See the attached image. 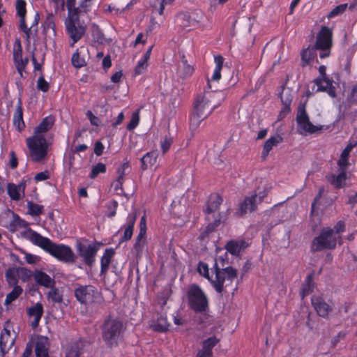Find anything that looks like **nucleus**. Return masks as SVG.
<instances>
[{
	"mask_svg": "<svg viewBox=\"0 0 357 357\" xmlns=\"http://www.w3.org/2000/svg\"><path fill=\"white\" fill-rule=\"evenodd\" d=\"M228 261L223 257L220 256L215 259L214 264L211 267V272L215 273V277L210 275L208 265L203 261L197 264L198 273L208 280L215 290L222 294L224 290V283L226 280L233 281L237 277V271L232 266H225Z\"/></svg>",
	"mask_w": 357,
	"mask_h": 357,
	"instance_id": "nucleus-1",
	"label": "nucleus"
},
{
	"mask_svg": "<svg viewBox=\"0 0 357 357\" xmlns=\"http://www.w3.org/2000/svg\"><path fill=\"white\" fill-rule=\"evenodd\" d=\"M54 123L52 116L45 117L35 128L33 135L26 139V144L33 162H39L47 155L48 143L43 134L48 132L53 126Z\"/></svg>",
	"mask_w": 357,
	"mask_h": 357,
	"instance_id": "nucleus-2",
	"label": "nucleus"
},
{
	"mask_svg": "<svg viewBox=\"0 0 357 357\" xmlns=\"http://www.w3.org/2000/svg\"><path fill=\"white\" fill-rule=\"evenodd\" d=\"M29 233L30 234L27 238L33 245L40 247L59 261L64 263L75 261L76 256L70 246L54 243L47 237L43 236L36 231L30 230Z\"/></svg>",
	"mask_w": 357,
	"mask_h": 357,
	"instance_id": "nucleus-3",
	"label": "nucleus"
},
{
	"mask_svg": "<svg viewBox=\"0 0 357 357\" xmlns=\"http://www.w3.org/2000/svg\"><path fill=\"white\" fill-rule=\"evenodd\" d=\"M188 308L196 314L206 316L209 312V299L204 291L197 284H192L186 291Z\"/></svg>",
	"mask_w": 357,
	"mask_h": 357,
	"instance_id": "nucleus-4",
	"label": "nucleus"
},
{
	"mask_svg": "<svg viewBox=\"0 0 357 357\" xmlns=\"http://www.w3.org/2000/svg\"><path fill=\"white\" fill-rule=\"evenodd\" d=\"M124 329L123 323L120 319L108 316L101 326L102 337L106 345L108 347L116 346Z\"/></svg>",
	"mask_w": 357,
	"mask_h": 357,
	"instance_id": "nucleus-5",
	"label": "nucleus"
},
{
	"mask_svg": "<svg viewBox=\"0 0 357 357\" xmlns=\"http://www.w3.org/2000/svg\"><path fill=\"white\" fill-rule=\"evenodd\" d=\"M211 95L205 89L204 95H199L196 98L194 102V111L192 117L190 120V127H194L196 129L201 123V122L206 119L213 111L216 108L217 106L214 105L208 113H206V110L208 109L211 100L209 98Z\"/></svg>",
	"mask_w": 357,
	"mask_h": 357,
	"instance_id": "nucleus-6",
	"label": "nucleus"
},
{
	"mask_svg": "<svg viewBox=\"0 0 357 357\" xmlns=\"http://www.w3.org/2000/svg\"><path fill=\"white\" fill-rule=\"evenodd\" d=\"M77 301L82 305L89 306L103 300L101 293L91 284H77L73 290Z\"/></svg>",
	"mask_w": 357,
	"mask_h": 357,
	"instance_id": "nucleus-7",
	"label": "nucleus"
},
{
	"mask_svg": "<svg viewBox=\"0 0 357 357\" xmlns=\"http://www.w3.org/2000/svg\"><path fill=\"white\" fill-rule=\"evenodd\" d=\"M337 245V238L333 236L331 227H324L319 234L314 237L310 245L312 252H321L324 250H334Z\"/></svg>",
	"mask_w": 357,
	"mask_h": 357,
	"instance_id": "nucleus-8",
	"label": "nucleus"
},
{
	"mask_svg": "<svg viewBox=\"0 0 357 357\" xmlns=\"http://www.w3.org/2000/svg\"><path fill=\"white\" fill-rule=\"evenodd\" d=\"M64 24L66 32L71 40L70 46L73 47L85 34L86 26L80 24L79 14L68 15Z\"/></svg>",
	"mask_w": 357,
	"mask_h": 357,
	"instance_id": "nucleus-9",
	"label": "nucleus"
},
{
	"mask_svg": "<svg viewBox=\"0 0 357 357\" xmlns=\"http://www.w3.org/2000/svg\"><path fill=\"white\" fill-rule=\"evenodd\" d=\"M296 120L298 129L305 132L313 134L317 131L321 130L323 128L322 126H315L310 122L304 104L299 105Z\"/></svg>",
	"mask_w": 357,
	"mask_h": 357,
	"instance_id": "nucleus-10",
	"label": "nucleus"
},
{
	"mask_svg": "<svg viewBox=\"0 0 357 357\" xmlns=\"http://www.w3.org/2000/svg\"><path fill=\"white\" fill-rule=\"evenodd\" d=\"M100 243L95 242L89 245L79 243L77 250L84 262L89 266H92L96 261V256L100 248Z\"/></svg>",
	"mask_w": 357,
	"mask_h": 357,
	"instance_id": "nucleus-11",
	"label": "nucleus"
},
{
	"mask_svg": "<svg viewBox=\"0 0 357 357\" xmlns=\"http://www.w3.org/2000/svg\"><path fill=\"white\" fill-rule=\"evenodd\" d=\"M333 33L329 27L326 26H321L317 36V40L314 45L315 49L319 50H331L332 47Z\"/></svg>",
	"mask_w": 357,
	"mask_h": 357,
	"instance_id": "nucleus-12",
	"label": "nucleus"
},
{
	"mask_svg": "<svg viewBox=\"0 0 357 357\" xmlns=\"http://www.w3.org/2000/svg\"><path fill=\"white\" fill-rule=\"evenodd\" d=\"M16 336L12 337L10 331L3 328L0 337V357H5L15 344Z\"/></svg>",
	"mask_w": 357,
	"mask_h": 357,
	"instance_id": "nucleus-13",
	"label": "nucleus"
},
{
	"mask_svg": "<svg viewBox=\"0 0 357 357\" xmlns=\"http://www.w3.org/2000/svg\"><path fill=\"white\" fill-rule=\"evenodd\" d=\"M257 198L256 193L250 197H245L238 205V208L236 212L237 215L243 217L248 213L255 211L257 208Z\"/></svg>",
	"mask_w": 357,
	"mask_h": 357,
	"instance_id": "nucleus-14",
	"label": "nucleus"
},
{
	"mask_svg": "<svg viewBox=\"0 0 357 357\" xmlns=\"http://www.w3.org/2000/svg\"><path fill=\"white\" fill-rule=\"evenodd\" d=\"M311 303L317 314L322 318H327L332 307L320 296H312Z\"/></svg>",
	"mask_w": 357,
	"mask_h": 357,
	"instance_id": "nucleus-15",
	"label": "nucleus"
},
{
	"mask_svg": "<svg viewBox=\"0 0 357 357\" xmlns=\"http://www.w3.org/2000/svg\"><path fill=\"white\" fill-rule=\"evenodd\" d=\"M137 220V213L135 212L133 213H129L127 216V222L123 225L121 229H124L123 234L121 238V242L128 241L131 239L134 227Z\"/></svg>",
	"mask_w": 357,
	"mask_h": 357,
	"instance_id": "nucleus-16",
	"label": "nucleus"
},
{
	"mask_svg": "<svg viewBox=\"0 0 357 357\" xmlns=\"http://www.w3.org/2000/svg\"><path fill=\"white\" fill-rule=\"evenodd\" d=\"M248 245V243L244 239L230 240L226 243L225 248L231 255L237 257Z\"/></svg>",
	"mask_w": 357,
	"mask_h": 357,
	"instance_id": "nucleus-17",
	"label": "nucleus"
},
{
	"mask_svg": "<svg viewBox=\"0 0 357 357\" xmlns=\"http://www.w3.org/2000/svg\"><path fill=\"white\" fill-rule=\"evenodd\" d=\"M219 342V340L215 336H212L202 342V348L197 354V357H213V349Z\"/></svg>",
	"mask_w": 357,
	"mask_h": 357,
	"instance_id": "nucleus-18",
	"label": "nucleus"
},
{
	"mask_svg": "<svg viewBox=\"0 0 357 357\" xmlns=\"http://www.w3.org/2000/svg\"><path fill=\"white\" fill-rule=\"evenodd\" d=\"M314 83L317 86V91L326 92L331 98L336 97V89L331 79H314Z\"/></svg>",
	"mask_w": 357,
	"mask_h": 357,
	"instance_id": "nucleus-19",
	"label": "nucleus"
},
{
	"mask_svg": "<svg viewBox=\"0 0 357 357\" xmlns=\"http://www.w3.org/2000/svg\"><path fill=\"white\" fill-rule=\"evenodd\" d=\"M33 278L36 284L40 286L50 288L55 285L54 279L41 270H36L33 272Z\"/></svg>",
	"mask_w": 357,
	"mask_h": 357,
	"instance_id": "nucleus-20",
	"label": "nucleus"
},
{
	"mask_svg": "<svg viewBox=\"0 0 357 357\" xmlns=\"http://www.w3.org/2000/svg\"><path fill=\"white\" fill-rule=\"evenodd\" d=\"M27 314L29 317H33L31 326L33 329L36 328L43 314V305L40 303H37L35 305L30 307L27 310Z\"/></svg>",
	"mask_w": 357,
	"mask_h": 357,
	"instance_id": "nucleus-21",
	"label": "nucleus"
},
{
	"mask_svg": "<svg viewBox=\"0 0 357 357\" xmlns=\"http://www.w3.org/2000/svg\"><path fill=\"white\" fill-rule=\"evenodd\" d=\"M326 178L335 189H341L344 186L347 180L346 169L344 168L340 169V172L337 175L333 174H328Z\"/></svg>",
	"mask_w": 357,
	"mask_h": 357,
	"instance_id": "nucleus-22",
	"label": "nucleus"
},
{
	"mask_svg": "<svg viewBox=\"0 0 357 357\" xmlns=\"http://www.w3.org/2000/svg\"><path fill=\"white\" fill-rule=\"evenodd\" d=\"M357 146V142L349 141L340 154V159L337 160V165L340 169H345L349 165V158L350 153Z\"/></svg>",
	"mask_w": 357,
	"mask_h": 357,
	"instance_id": "nucleus-23",
	"label": "nucleus"
},
{
	"mask_svg": "<svg viewBox=\"0 0 357 357\" xmlns=\"http://www.w3.org/2000/svg\"><path fill=\"white\" fill-rule=\"evenodd\" d=\"M214 62L215 63V67L213 70V75L210 79H207V89L209 90L211 89V81H219L221 79V70L223 66L224 58L221 55H215L214 56Z\"/></svg>",
	"mask_w": 357,
	"mask_h": 357,
	"instance_id": "nucleus-24",
	"label": "nucleus"
},
{
	"mask_svg": "<svg viewBox=\"0 0 357 357\" xmlns=\"http://www.w3.org/2000/svg\"><path fill=\"white\" fill-rule=\"evenodd\" d=\"M49 340L47 337H40L37 339L35 346L36 357H49Z\"/></svg>",
	"mask_w": 357,
	"mask_h": 357,
	"instance_id": "nucleus-25",
	"label": "nucleus"
},
{
	"mask_svg": "<svg viewBox=\"0 0 357 357\" xmlns=\"http://www.w3.org/2000/svg\"><path fill=\"white\" fill-rule=\"evenodd\" d=\"M222 198L219 194H211L206 202L205 213L206 214H211L217 211L222 204Z\"/></svg>",
	"mask_w": 357,
	"mask_h": 357,
	"instance_id": "nucleus-26",
	"label": "nucleus"
},
{
	"mask_svg": "<svg viewBox=\"0 0 357 357\" xmlns=\"http://www.w3.org/2000/svg\"><path fill=\"white\" fill-rule=\"evenodd\" d=\"M115 255V250L112 248H106L100 259V275H105L109 270L112 259Z\"/></svg>",
	"mask_w": 357,
	"mask_h": 357,
	"instance_id": "nucleus-27",
	"label": "nucleus"
},
{
	"mask_svg": "<svg viewBox=\"0 0 357 357\" xmlns=\"http://www.w3.org/2000/svg\"><path fill=\"white\" fill-rule=\"evenodd\" d=\"M13 125L19 132H22L25 128V123L23 119V109L20 99L18 100L13 115Z\"/></svg>",
	"mask_w": 357,
	"mask_h": 357,
	"instance_id": "nucleus-28",
	"label": "nucleus"
},
{
	"mask_svg": "<svg viewBox=\"0 0 357 357\" xmlns=\"http://www.w3.org/2000/svg\"><path fill=\"white\" fill-rule=\"evenodd\" d=\"M282 142V137L280 135L272 136L264 143L261 153V157L264 160L266 158L273 147L278 146Z\"/></svg>",
	"mask_w": 357,
	"mask_h": 357,
	"instance_id": "nucleus-29",
	"label": "nucleus"
},
{
	"mask_svg": "<svg viewBox=\"0 0 357 357\" xmlns=\"http://www.w3.org/2000/svg\"><path fill=\"white\" fill-rule=\"evenodd\" d=\"M169 324L166 316L160 315L156 321L151 325V328L158 333H165L169 330Z\"/></svg>",
	"mask_w": 357,
	"mask_h": 357,
	"instance_id": "nucleus-30",
	"label": "nucleus"
},
{
	"mask_svg": "<svg viewBox=\"0 0 357 357\" xmlns=\"http://www.w3.org/2000/svg\"><path fill=\"white\" fill-rule=\"evenodd\" d=\"M13 225H15V226H17L20 228L26 229L24 231L21 232V236L24 238H25L31 242V240L27 238V236H29V234H30L29 233V231L30 230H31L32 231H35L29 227V222H28L27 221H26L24 219H22L18 215L15 214V215H14Z\"/></svg>",
	"mask_w": 357,
	"mask_h": 357,
	"instance_id": "nucleus-31",
	"label": "nucleus"
},
{
	"mask_svg": "<svg viewBox=\"0 0 357 357\" xmlns=\"http://www.w3.org/2000/svg\"><path fill=\"white\" fill-rule=\"evenodd\" d=\"M16 15L20 18V23L24 25L26 22V2L25 0H16L15 4Z\"/></svg>",
	"mask_w": 357,
	"mask_h": 357,
	"instance_id": "nucleus-32",
	"label": "nucleus"
},
{
	"mask_svg": "<svg viewBox=\"0 0 357 357\" xmlns=\"http://www.w3.org/2000/svg\"><path fill=\"white\" fill-rule=\"evenodd\" d=\"M157 158L158 153L155 151L146 153L141 158V168L143 170H146L149 167L153 166L156 162Z\"/></svg>",
	"mask_w": 357,
	"mask_h": 357,
	"instance_id": "nucleus-33",
	"label": "nucleus"
},
{
	"mask_svg": "<svg viewBox=\"0 0 357 357\" xmlns=\"http://www.w3.org/2000/svg\"><path fill=\"white\" fill-rule=\"evenodd\" d=\"M5 278L10 287H12L13 285H18L19 269L15 268H8L5 272Z\"/></svg>",
	"mask_w": 357,
	"mask_h": 357,
	"instance_id": "nucleus-34",
	"label": "nucleus"
},
{
	"mask_svg": "<svg viewBox=\"0 0 357 357\" xmlns=\"http://www.w3.org/2000/svg\"><path fill=\"white\" fill-rule=\"evenodd\" d=\"M13 290L8 293L5 298L4 305L8 306L16 301L23 293V289L20 285H13Z\"/></svg>",
	"mask_w": 357,
	"mask_h": 357,
	"instance_id": "nucleus-35",
	"label": "nucleus"
},
{
	"mask_svg": "<svg viewBox=\"0 0 357 357\" xmlns=\"http://www.w3.org/2000/svg\"><path fill=\"white\" fill-rule=\"evenodd\" d=\"M183 66L180 71L178 73L179 77L183 79H187L192 75L195 71L193 66L188 64L187 59L183 56L182 59Z\"/></svg>",
	"mask_w": 357,
	"mask_h": 357,
	"instance_id": "nucleus-36",
	"label": "nucleus"
},
{
	"mask_svg": "<svg viewBox=\"0 0 357 357\" xmlns=\"http://www.w3.org/2000/svg\"><path fill=\"white\" fill-rule=\"evenodd\" d=\"M314 289V282H313V277L312 275L309 274L307 275L304 283L302 286V289L301 292V295L302 298L309 295L310 293L313 291Z\"/></svg>",
	"mask_w": 357,
	"mask_h": 357,
	"instance_id": "nucleus-37",
	"label": "nucleus"
},
{
	"mask_svg": "<svg viewBox=\"0 0 357 357\" xmlns=\"http://www.w3.org/2000/svg\"><path fill=\"white\" fill-rule=\"evenodd\" d=\"M80 342H74L68 345L66 350V357H79L80 356Z\"/></svg>",
	"mask_w": 357,
	"mask_h": 357,
	"instance_id": "nucleus-38",
	"label": "nucleus"
},
{
	"mask_svg": "<svg viewBox=\"0 0 357 357\" xmlns=\"http://www.w3.org/2000/svg\"><path fill=\"white\" fill-rule=\"evenodd\" d=\"M314 56L315 52L314 50H310V48L303 50L301 53V66L305 67L309 65L313 61Z\"/></svg>",
	"mask_w": 357,
	"mask_h": 357,
	"instance_id": "nucleus-39",
	"label": "nucleus"
},
{
	"mask_svg": "<svg viewBox=\"0 0 357 357\" xmlns=\"http://www.w3.org/2000/svg\"><path fill=\"white\" fill-rule=\"evenodd\" d=\"M22 47L20 38L15 39L13 44V59L15 66L22 59Z\"/></svg>",
	"mask_w": 357,
	"mask_h": 357,
	"instance_id": "nucleus-40",
	"label": "nucleus"
},
{
	"mask_svg": "<svg viewBox=\"0 0 357 357\" xmlns=\"http://www.w3.org/2000/svg\"><path fill=\"white\" fill-rule=\"evenodd\" d=\"M7 191L12 200L19 201L21 199L20 185L10 183L7 185Z\"/></svg>",
	"mask_w": 357,
	"mask_h": 357,
	"instance_id": "nucleus-41",
	"label": "nucleus"
},
{
	"mask_svg": "<svg viewBox=\"0 0 357 357\" xmlns=\"http://www.w3.org/2000/svg\"><path fill=\"white\" fill-rule=\"evenodd\" d=\"M51 290L47 294V298L54 303H61L63 302V295L60 293L59 289L54 286L50 287Z\"/></svg>",
	"mask_w": 357,
	"mask_h": 357,
	"instance_id": "nucleus-42",
	"label": "nucleus"
},
{
	"mask_svg": "<svg viewBox=\"0 0 357 357\" xmlns=\"http://www.w3.org/2000/svg\"><path fill=\"white\" fill-rule=\"evenodd\" d=\"M119 206V203L115 199H112L105 204V215L108 218H113L116 215V210Z\"/></svg>",
	"mask_w": 357,
	"mask_h": 357,
	"instance_id": "nucleus-43",
	"label": "nucleus"
},
{
	"mask_svg": "<svg viewBox=\"0 0 357 357\" xmlns=\"http://www.w3.org/2000/svg\"><path fill=\"white\" fill-rule=\"evenodd\" d=\"M71 63L75 68H81L86 65L85 59L79 55L78 49L72 55Z\"/></svg>",
	"mask_w": 357,
	"mask_h": 357,
	"instance_id": "nucleus-44",
	"label": "nucleus"
},
{
	"mask_svg": "<svg viewBox=\"0 0 357 357\" xmlns=\"http://www.w3.org/2000/svg\"><path fill=\"white\" fill-rule=\"evenodd\" d=\"M107 171L106 165L102 162H98L93 166L91 171L89 175L91 179L96 178L99 174H104Z\"/></svg>",
	"mask_w": 357,
	"mask_h": 357,
	"instance_id": "nucleus-45",
	"label": "nucleus"
},
{
	"mask_svg": "<svg viewBox=\"0 0 357 357\" xmlns=\"http://www.w3.org/2000/svg\"><path fill=\"white\" fill-rule=\"evenodd\" d=\"M27 206L29 214L32 216L39 215L43 211V206L35 204L33 202H28Z\"/></svg>",
	"mask_w": 357,
	"mask_h": 357,
	"instance_id": "nucleus-46",
	"label": "nucleus"
},
{
	"mask_svg": "<svg viewBox=\"0 0 357 357\" xmlns=\"http://www.w3.org/2000/svg\"><path fill=\"white\" fill-rule=\"evenodd\" d=\"M177 19L181 21L180 25L183 28L193 25V20L188 13H181L178 15Z\"/></svg>",
	"mask_w": 357,
	"mask_h": 357,
	"instance_id": "nucleus-47",
	"label": "nucleus"
},
{
	"mask_svg": "<svg viewBox=\"0 0 357 357\" xmlns=\"http://www.w3.org/2000/svg\"><path fill=\"white\" fill-rule=\"evenodd\" d=\"M349 106L357 105V84L352 86L350 93L347 98Z\"/></svg>",
	"mask_w": 357,
	"mask_h": 357,
	"instance_id": "nucleus-48",
	"label": "nucleus"
},
{
	"mask_svg": "<svg viewBox=\"0 0 357 357\" xmlns=\"http://www.w3.org/2000/svg\"><path fill=\"white\" fill-rule=\"evenodd\" d=\"M139 121L140 117L139 112L137 111L133 112L131 116V119L127 125V130L129 131L133 130L138 126Z\"/></svg>",
	"mask_w": 357,
	"mask_h": 357,
	"instance_id": "nucleus-49",
	"label": "nucleus"
},
{
	"mask_svg": "<svg viewBox=\"0 0 357 357\" xmlns=\"http://www.w3.org/2000/svg\"><path fill=\"white\" fill-rule=\"evenodd\" d=\"M36 88L38 91L44 93L49 91L50 84L45 80L43 75L38 77L37 80Z\"/></svg>",
	"mask_w": 357,
	"mask_h": 357,
	"instance_id": "nucleus-50",
	"label": "nucleus"
},
{
	"mask_svg": "<svg viewBox=\"0 0 357 357\" xmlns=\"http://www.w3.org/2000/svg\"><path fill=\"white\" fill-rule=\"evenodd\" d=\"M44 29L55 30V17L52 13H48L44 21Z\"/></svg>",
	"mask_w": 357,
	"mask_h": 357,
	"instance_id": "nucleus-51",
	"label": "nucleus"
},
{
	"mask_svg": "<svg viewBox=\"0 0 357 357\" xmlns=\"http://www.w3.org/2000/svg\"><path fill=\"white\" fill-rule=\"evenodd\" d=\"M348 7L347 3H342L335 7L328 15V18L335 17L340 14H342Z\"/></svg>",
	"mask_w": 357,
	"mask_h": 357,
	"instance_id": "nucleus-52",
	"label": "nucleus"
},
{
	"mask_svg": "<svg viewBox=\"0 0 357 357\" xmlns=\"http://www.w3.org/2000/svg\"><path fill=\"white\" fill-rule=\"evenodd\" d=\"M76 0H66V7L68 9V15L79 14L82 10L80 7H75Z\"/></svg>",
	"mask_w": 357,
	"mask_h": 357,
	"instance_id": "nucleus-53",
	"label": "nucleus"
},
{
	"mask_svg": "<svg viewBox=\"0 0 357 357\" xmlns=\"http://www.w3.org/2000/svg\"><path fill=\"white\" fill-rule=\"evenodd\" d=\"M281 100H282L283 107H282V109H281V111L280 112V115L279 116L281 118H283L291 110L290 105H291L292 99L291 98H287V99L284 100L282 98V97H281Z\"/></svg>",
	"mask_w": 357,
	"mask_h": 357,
	"instance_id": "nucleus-54",
	"label": "nucleus"
},
{
	"mask_svg": "<svg viewBox=\"0 0 357 357\" xmlns=\"http://www.w3.org/2000/svg\"><path fill=\"white\" fill-rule=\"evenodd\" d=\"M148 67V62L143 61L142 59H139L137 62V66L135 68L134 70V75L135 76L139 75L142 73H144Z\"/></svg>",
	"mask_w": 357,
	"mask_h": 357,
	"instance_id": "nucleus-55",
	"label": "nucleus"
},
{
	"mask_svg": "<svg viewBox=\"0 0 357 357\" xmlns=\"http://www.w3.org/2000/svg\"><path fill=\"white\" fill-rule=\"evenodd\" d=\"M173 143V139L170 135H165L163 140L161 142V151L163 153H167Z\"/></svg>",
	"mask_w": 357,
	"mask_h": 357,
	"instance_id": "nucleus-56",
	"label": "nucleus"
},
{
	"mask_svg": "<svg viewBox=\"0 0 357 357\" xmlns=\"http://www.w3.org/2000/svg\"><path fill=\"white\" fill-rule=\"evenodd\" d=\"M28 63L29 59L27 57H22V59H20V61L15 66L20 77H23V72L25 70Z\"/></svg>",
	"mask_w": 357,
	"mask_h": 357,
	"instance_id": "nucleus-57",
	"label": "nucleus"
},
{
	"mask_svg": "<svg viewBox=\"0 0 357 357\" xmlns=\"http://www.w3.org/2000/svg\"><path fill=\"white\" fill-rule=\"evenodd\" d=\"M50 178V173L48 170H45L44 172H41L37 173L34 176L35 181L40 182L47 180Z\"/></svg>",
	"mask_w": 357,
	"mask_h": 357,
	"instance_id": "nucleus-58",
	"label": "nucleus"
},
{
	"mask_svg": "<svg viewBox=\"0 0 357 357\" xmlns=\"http://www.w3.org/2000/svg\"><path fill=\"white\" fill-rule=\"evenodd\" d=\"M146 241H136L134 244V250L137 257L142 255Z\"/></svg>",
	"mask_w": 357,
	"mask_h": 357,
	"instance_id": "nucleus-59",
	"label": "nucleus"
},
{
	"mask_svg": "<svg viewBox=\"0 0 357 357\" xmlns=\"http://www.w3.org/2000/svg\"><path fill=\"white\" fill-rule=\"evenodd\" d=\"M220 214H218V218H215L214 220V221H213L212 222L209 223L207 226H206V231L208 233H211V232H213V231H215L217 227L220 225Z\"/></svg>",
	"mask_w": 357,
	"mask_h": 357,
	"instance_id": "nucleus-60",
	"label": "nucleus"
},
{
	"mask_svg": "<svg viewBox=\"0 0 357 357\" xmlns=\"http://www.w3.org/2000/svg\"><path fill=\"white\" fill-rule=\"evenodd\" d=\"M331 229L333 231V234L334 233H336V234L343 233L345 231V224L343 221L340 220L335 225L333 228H331Z\"/></svg>",
	"mask_w": 357,
	"mask_h": 357,
	"instance_id": "nucleus-61",
	"label": "nucleus"
},
{
	"mask_svg": "<svg viewBox=\"0 0 357 357\" xmlns=\"http://www.w3.org/2000/svg\"><path fill=\"white\" fill-rule=\"evenodd\" d=\"M19 29L25 34L26 39L29 41L31 34V27H28L26 22H24V25H22V23H19Z\"/></svg>",
	"mask_w": 357,
	"mask_h": 357,
	"instance_id": "nucleus-62",
	"label": "nucleus"
},
{
	"mask_svg": "<svg viewBox=\"0 0 357 357\" xmlns=\"http://www.w3.org/2000/svg\"><path fill=\"white\" fill-rule=\"evenodd\" d=\"M93 36L95 38L96 42L101 44L103 43L105 40V36L98 26H97L96 30L93 31Z\"/></svg>",
	"mask_w": 357,
	"mask_h": 357,
	"instance_id": "nucleus-63",
	"label": "nucleus"
},
{
	"mask_svg": "<svg viewBox=\"0 0 357 357\" xmlns=\"http://www.w3.org/2000/svg\"><path fill=\"white\" fill-rule=\"evenodd\" d=\"M19 271L23 280H26L33 277V272L26 268H21Z\"/></svg>",
	"mask_w": 357,
	"mask_h": 357,
	"instance_id": "nucleus-64",
	"label": "nucleus"
}]
</instances>
